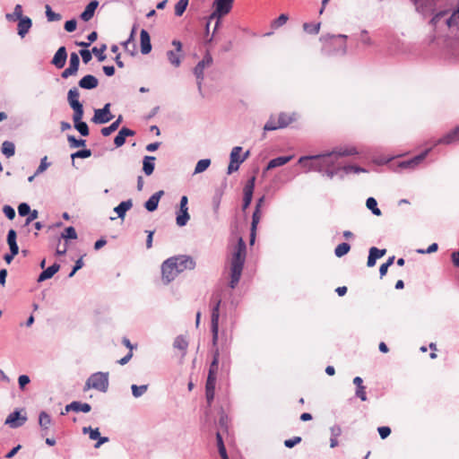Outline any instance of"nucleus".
<instances>
[{
    "mask_svg": "<svg viewBox=\"0 0 459 459\" xmlns=\"http://www.w3.org/2000/svg\"><path fill=\"white\" fill-rule=\"evenodd\" d=\"M66 58H67L66 48H65V47L62 46L57 49V51L54 55L51 63L56 68L61 69L65 66Z\"/></svg>",
    "mask_w": 459,
    "mask_h": 459,
    "instance_id": "nucleus-16",
    "label": "nucleus"
},
{
    "mask_svg": "<svg viewBox=\"0 0 459 459\" xmlns=\"http://www.w3.org/2000/svg\"><path fill=\"white\" fill-rule=\"evenodd\" d=\"M155 157L145 156L143 160V170L146 176H150L153 173L155 168Z\"/></svg>",
    "mask_w": 459,
    "mask_h": 459,
    "instance_id": "nucleus-33",
    "label": "nucleus"
},
{
    "mask_svg": "<svg viewBox=\"0 0 459 459\" xmlns=\"http://www.w3.org/2000/svg\"><path fill=\"white\" fill-rule=\"evenodd\" d=\"M255 177L253 176L250 178H248V180L247 181V183L244 186V189H243L244 196H243V204H242L243 210H246L250 205V204L252 202L254 189H255Z\"/></svg>",
    "mask_w": 459,
    "mask_h": 459,
    "instance_id": "nucleus-14",
    "label": "nucleus"
},
{
    "mask_svg": "<svg viewBox=\"0 0 459 459\" xmlns=\"http://www.w3.org/2000/svg\"><path fill=\"white\" fill-rule=\"evenodd\" d=\"M195 267V260L188 255H178L168 258L161 264L162 280L169 283L182 272L193 270Z\"/></svg>",
    "mask_w": 459,
    "mask_h": 459,
    "instance_id": "nucleus-2",
    "label": "nucleus"
},
{
    "mask_svg": "<svg viewBox=\"0 0 459 459\" xmlns=\"http://www.w3.org/2000/svg\"><path fill=\"white\" fill-rule=\"evenodd\" d=\"M295 118L286 113H281L278 117V126L280 128L287 127Z\"/></svg>",
    "mask_w": 459,
    "mask_h": 459,
    "instance_id": "nucleus-38",
    "label": "nucleus"
},
{
    "mask_svg": "<svg viewBox=\"0 0 459 459\" xmlns=\"http://www.w3.org/2000/svg\"><path fill=\"white\" fill-rule=\"evenodd\" d=\"M106 49H107L106 44L100 45V48L93 47L91 49V55L93 54L98 58V61L103 62L107 57L106 55L104 54Z\"/></svg>",
    "mask_w": 459,
    "mask_h": 459,
    "instance_id": "nucleus-41",
    "label": "nucleus"
},
{
    "mask_svg": "<svg viewBox=\"0 0 459 459\" xmlns=\"http://www.w3.org/2000/svg\"><path fill=\"white\" fill-rule=\"evenodd\" d=\"M351 249L350 244L343 242L339 244L334 249V255L337 257H342L346 255Z\"/></svg>",
    "mask_w": 459,
    "mask_h": 459,
    "instance_id": "nucleus-44",
    "label": "nucleus"
},
{
    "mask_svg": "<svg viewBox=\"0 0 459 459\" xmlns=\"http://www.w3.org/2000/svg\"><path fill=\"white\" fill-rule=\"evenodd\" d=\"M233 0H215L213 6L214 12L212 13L211 18H220L228 14L232 9Z\"/></svg>",
    "mask_w": 459,
    "mask_h": 459,
    "instance_id": "nucleus-12",
    "label": "nucleus"
},
{
    "mask_svg": "<svg viewBox=\"0 0 459 459\" xmlns=\"http://www.w3.org/2000/svg\"><path fill=\"white\" fill-rule=\"evenodd\" d=\"M91 410V404L87 403H82L79 401H74L71 403L66 405V412L74 411V412H90Z\"/></svg>",
    "mask_w": 459,
    "mask_h": 459,
    "instance_id": "nucleus-19",
    "label": "nucleus"
},
{
    "mask_svg": "<svg viewBox=\"0 0 459 459\" xmlns=\"http://www.w3.org/2000/svg\"><path fill=\"white\" fill-rule=\"evenodd\" d=\"M133 206V201L128 199L121 202L117 206L114 208V212L117 214V218L123 220L127 211Z\"/></svg>",
    "mask_w": 459,
    "mask_h": 459,
    "instance_id": "nucleus-28",
    "label": "nucleus"
},
{
    "mask_svg": "<svg viewBox=\"0 0 459 459\" xmlns=\"http://www.w3.org/2000/svg\"><path fill=\"white\" fill-rule=\"evenodd\" d=\"M190 220L188 213V208H179L177 212L176 222L178 227H184L187 224Z\"/></svg>",
    "mask_w": 459,
    "mask_h": 459,
    "instance_id": "nucleus-32",
    "label": "nucleus"
},
{
    "mask_svg": "<svg viewBox=\"0 0 459 459\" xmlns=\"http://www.w3.org/2000/svg\"><path fill=\"white\" fill-rule=\"evenodd\" d=\"M31 25H32V22H31L30 18L25 16V17L20 19L19 23H18V34L22 38H23L28 33L30 29L31 28Z\"/></svg>",
    "mask_w": 459,
    "mask_h": 459,
    "instance_id": "nucleus-31",
    "label": "nucleus"
},
{
    "mask_svg": "<svg viewBox=\"0 0 459 459\" xmlns=\"http://www.w3.org/2000/svg\"><path fill=\"white\" fill-rule=\"evenodd\" d=\"M292 158H293L292 155H289V156H279L277 158L272 159L267 163V166L264 170L267 171V170L273 169L274 168L283 166L286 163H288L290 160H291Z\"/></svg>",
    "mask_w": 459,
    "mask_h": 459,
    "instance_id": "nucleus-27",
    "label": "nucleus"
},
{
    "mask_svg": "<svg viewBox=\"0 0 459 459\" xmlns=\"http://www.w3.org/2000/svg\"><path fill=\"white\" fill-rule=\"evenodd\" d=\"M301 442L300 437H293L292 438L286 439L284 441V446L288 448H292L296 445L299 444Z\"/></svg>",
    "mask_w": 459,
    "mask_h": 459,
    "instance_id": "nucleus-62",
    "label": "nucleus"
},
{
    "mask_svg": "<svg viewBox=\"0 0 459 459\" xmlns=\"http://www.w3.org/2000/svg\"><path fill=\"white\" fill-rule=\"evenodd\" d=\"M366 206L374 215L380 216L381 211L377 207V202L374 197H368L366 201Z\"/></svg>",
    "mask_w": 459,
    "mask_h": 459,
    "instance_id": "nucleus-39",
    "label": "nucleus"
},
{
    "mask_svg": "<svg viewBox=\"0 0 459 459\" xmlns=\"http://www.w3.org/2000/svg\"><path fill=\"white\" fill-rule=\"evenodd\" d=\"M91 156V151L90 149L79 150L71 154V158L74 160L76 158L87 159Z\"/></svg>",
    "mask_w": 459,
    "mask_h": 459,
    "instance_id": "nucleus-55",
    "label": "nucleus"
},
{
    "mask_svg": "<svg viewBox=\"0 0 459 459\" xmlns=\"http://www.w3.org/2000/svg\"><path fill=\"white\" fill-rule=\"evenodd\" d=\"M99 84L98 79L91 74L83 76L78 82V85L82 89L92 90L95 89Z\"/></svg>",
    "mask_w": 459,
    "mask_h": 459,
    "instance_id": "nucleus-24",
    "label": "nucleus"
},
{
    "mask_svg": "<svg viewBox=\"0 0 459 459\" xmlns=\"http://www.w3.org/2000/svg\"><path fill=\"white\" fill-rule=\"evenodd\" d=\"M278 123L275 122L274 118L271 117L264 126V131H274L279 129Z\"/></svg>",
    "mask_w": 459,
    "mask_h": 459,
    "instance_id": "nucleus-57",
    "label": "nucleus"
},
{
    "mask_svg": "<svg viewBox=\"0 0 459 459\" xmlns=\"http://www.w3.org/2000/svg\"><path fill=\"white\" fill-rule=\"evenodd\" d=\"M74 128L81 134L82 136H87L90 134L89 126L86 122L80 121L74 123Z\"/></svg>",
    "mask_w": 459,
    "mask_h": 459,
    "instance_id": "nucleus-49",
    "label": "nucleus"
},
{
    "mask_svg": "<svg viewBox=\"0 0 459 459\" xmlns=\"http://www.w3.org/2000/svg\"><path fill=\"white\" fill-rule=\"evenodd\" d=\"M221 298L220 293H213L211 297L210 305L212 307L211 313V331L212 333V344L216 345L219 335V319H220V307Z\"/></svg>",
    "mask_w": 459,
    "mask_h": 459,
    "instance_id": "nucleus-4",
    "label": "nucleus"
},
{
    "mask_svg": "<svg viewBox=\"0 0 459 459\" xmlns=\"http://www.w3.org/2000/svg\"><path fill=\"white\" fill-rule=\"evenodd\" d=\"M242 151V147L236 146L231 150L230 152V161L228 166V171L227 173L230 175L235 171H237L239 169L240 164L247 159L249 152H247L243 158L239 157V153Z\"/></svg>",
    "mask_w": 459,
    "mask_h": 459,
    "instance_id": "nucleus-9",
    "label": "nucleus"
},
{
    "mask_svg": "<svg viewBox=\"0 0 459 459\" xmlns=\"http://www.w3.org/2000/svg\"><path fill=\"white\" fill-rule=\"evenodd\" d=\"M459 142V126L446 134L443 137L439 138L436 144H452Z\"/></svg>",
    "mask_w": 459,
    "mask_h": 459,
    "instance_id": "nucleus-17",
    "label": "nucleus"
},
{
    "mask_svg": "<svg viewBox=\"0 0 459 459\" xmlns=\"http://www.w3.org/2000/svg\"><path fill=\"white\" fill-rule=\"evenodd\" d=\"M79 53L84 64H88L92 58L91 51L88 49H81Z\"/></svg>",
    "mask_w": 459,
    "mask_h": 459,
    "instance_id": "nucleus-64",
    "label": "nucleus"
},
{
    "mask_svg": "<svg viewBox=\"0 0 459 459\" xmlns=\"http://www.w3.org/2000/svg\"><path fill=\"white\" fill-rule=\"evenodd\" d=\"M1 151L6 158L13 157L15 153V145L13 142L4 141L2 143Z\"/></svg>",
    "mask_w": 459,
    "mask_h": 459,
    "instance_id": "nucleus-36",
    "label": "nucleus"
},
{
    "mask_svg": "<svg viewBox=\"0 0 459 459\" xmlns=\"http://www.w3.org/2000/svg\"><path fill=\"white\" fill-rule=\"evenodd\" d=\"M71 108L74 110V114H73L74 123L82 121V119L84 115L83 106L82 105V106H78V107H74V108Z\"/></svg>",
    "mask_w": 459,
    "mask_h": 459,
    "instance_id": "nucleus-53",
    "label": "nucleus"
},
{
    "mask_svg": "<svg viewBox=\"0 0 459 459\" xmlns=\"http://www.w3.org/2000/svg\"><path fill=\"white\" fill-rule=\"evenodd\" d=\"M360 172H366V169L361 167L356 166V165L342 166V173L341 174H343V176L351 174V173L358 174Z\"/></svg>",
    "mask_w": 459,
    "mask_h": 459,
    "instance_id": "nucleus-42",
    "label": "nucleus"
},
{
    "mask_svg": "<svg viewBox=\"0 0 459 459\" xmlns=\"http://www.w3.org/2000/svg\"><path fill=\"white\" fill-rule=\"evenodd\" d=\"M60 269V265L57 263H54L52 265L43 270L39 275L38 281L41 282L46 280L52 278Z\"/></svg>",
    "mask_w": 459,
    "mask_h": 459,
    "instance_id": "nucleus-26",
    "label": "nucleus"
},
{
    "mask_svg": "<svg viewBox=\"0 0 459 459\" xmlns=\"http://www.w3.org/2000/svg\"><path fill=\"white\" fill-rule=\"evenodd\" d=\"M99 6V1L92 0L85 7L84 11L80 14L81 20L83 22H89L95 13L96 9Z\"/></svg>",
    "mask_w": 459,
    "mask_h": 459,
    "instance_id": "nucleus-22",
    "label": "nucleus"
},
{
    "mask_svg": "<svg viewBox=\"0 0 459 459\" xmlns=\"http://www.w3.org/2000/svg\"><path fill=\"white\" fill-rule=\"evenodd\" d=\"M47 160H48L47 156L43 157L40 160V164L38 167V169L35 172V175H39V174L43 173L50 166V163L48 162Z\"/></svg>",
    "mask_w": 459,
    "mask_h": 459,
    "instance_id": "nucleus-58",
    "label": "nucleus"
},
{
    "mask_svg": "<svg viewBox=\"0 0 459 459\" xmlns=\"http://www.w3.org/2000/svg\"><path fill=\"white\" fill-rule=\"evenodd\" d=\"M167 58L169 64L174 67H179L182 61V55L180 52L169 50L167 51Z\"/></svg>",
    "mask_w": 459,
    "mask_h": 459,
    "instance_id": "nucleus-34",
    "label": "nucleus"
},
{
    "mask_svg": "<svg viewBox=\"0 0 459 459\" xmlns=\"http://www.w3.org/2000/svg\"><path fill=\"white\" fill-rule=\"evenodd\" d=\"M164 195L163 190H160L154 193L151 197L144 203V208L148 212H154L157 210L160 197Z\"/></svg>",
    "mask_w": 459,
    "mask_h": 459,
    "instance_id": "nucleus-20",
    "label": "nucleus"
},
{
    "mask_svg": "<svg viewBox=\"0 0 459 459\" xmlns=\"http://www.w3.org/2000/svg\"><path fill=\"white\" fill-rule=\"evenodd\" d=\"M140 40L142 54H149L152 50L151 38L148 31L144 29H143L140 32Z\"/></svg>",
    "mask_w": 459,
    "mask_h": 459,
    "instance_id": "nucleus-25",
    "label": "nucleus"
},
{
    "mask_svg": "<svg viewBox=\"0 0 459 459\" xmlns=\"http://www.w3.org/2000/svg\"><path fill=\"white\" fill-rule=\"evenodd\" d=\"M212 64V57L209 52H207L203 59L197 63V65L194 68V74L197 80V87L198 91L202 92V83L204 81V71L205 67L210 66Z\"/></svg>",
    "mask_w": 459,
    "mask_h": 459,
    "instance_id": "nucleus-8",
    "label": "nucleus"
},
{
    "mask_svg": "<svg viewBox=\"0 0 459 459\" xmlns=\"http://www.w3.org/2000/svg\"><path fill=\"white\" fill-rule=\"evenodd\" d=\"M76 26H77L76 20L71 19V20L65 22L64 28L67 32H73L76 30Z\"/></svg>",
    "mask_w": 459,
    "mask_h": 459,
    "instance_id": "nucleus-63",
    "label": "nucleus"
},
{
    "mask_svg": "<svg viewBox=\"0 0 459 459\" xmlns=\"http://www.w3.org/2000/svg\"><path fill=\"white\" fill-rule=\"evenodd\" d=\"M131 390L133 396L135 398H139L148 390V385H132Z\"/></svg>",
    "mask_w": 459,
    "mask_h": 459,
    "instance_id": "nucleus-46",
    "label": "nucleus"
},
{
    "mask_svg": "<svg viewBox=\"0 0 459 459\" xmlns=\"http://www.w3.org/2000/svg\"><path fill=\"white\" fill-rule=\"evenodd\" d=\"M289 20V16L286 13H281L277 19L273 20L271 23V27L274 30L283 26L287 21Z\"/></svg>",
    "mask_w": 459,
    "mask_h": 459,
    "instance_id": "nucleus-48",
    "label": "nucleus"
},
{
    "mask_svg": "<svg viewBox=\"0 0 459 459\" xmlns=\"http://www.w3.org/2000/svg\"><path fill=\"white\" fill-rule=\"evenodd\" d=\"M247 246L242 238H239L232 255L230 263V287L235 289L239 282L243 267L246 261Z\"/></svg>",
    "mask_w": 459,
    "mask_h": 459,
    "instance_id": "nucleus-3",
    "label": "nucleus"
},
{
    "mask_svg": "<svg viewBox=\"0 0 459 459\" xmlns=\"http://www.w3.org/2000/svg\"><path fill=\"white\" fill-rule=\"evenodd\" d=\"M385 253L386 249H378L376 247H370L368 251L367 265L368 267H373L376 264L377 260L384 256Z\"/></svg>",
    "mask_w": 459,
    "mask_h": 459,
    "instance_id": "nucleus-18",
    "label": "nucleus"
},
{
    "mask_svg": "<svg viewBox=\"0 0 459 459\" xmlns=\"http://www.w3.org/2000/svg\"><path fill=\"white\" fill-rule=\"evenodd\" d=\"M51 424L52 419L50 415L44 411H40L39 414V425L45 434H47Z\"/></svg>",
    "mask_w": 459,
    "mask_h": 459,
    "instance_id": "nucleus-30",
    "label": "nucleus"
},
{
    "mask_svg": "<svg viewBox=\"0 0 459 459\" xmlns=\"http://www.w3.org/2000/svg\"><path fill=\"white\" fill-rule=\"evenodd\" d=\"M320 22H305L303 29L307 33L316 35L320 30Z\"/></svg>",
    "mask_w": 459,
    "mask_h": 459,
    "instance_id": "nucleus-40",
    "label": "nucleus"
},
{
    "mask_svg": "<svg viewBox=\"0 0 459 459\" xmlns=\"http://www.w3.org/2000/svg\"><path fill=\"white\" fill-rule=\"evenodd\" d=\"M79 66H80L79 56L75 52L71 53L70 60H69V67L71 69L74 70V72H78Z\"/></svg>",
    "mask_w": 459,
    "mask_h": 459,
    "instance_id": "nucleus-52",
    "label": "nucleus"
},
{
    "mask_svg": "<svg viewBox=\"0 0 459 459\" xmlns=\"http://www.w3.org/2000/svg\"><path fill=\"white\" fill-rule=\"evenodd\" d=\"M135 132L134 130L127 127H122L114 139V144L116 147L123 146L126 143V138L127 136H133Z\"/></svg>",
    "mask_w": 459,
    "mask_h": 459,
    "instance_id": "nucleus-21",
    "label": "nucleus"
},
{
    "mask_svg": "<svg viewBox=\"0 0 459 459\" xmlns=\"http://www.w3.org/2000/svg\"><path fill=\"white\" fill-rule=\"evenodd\" d=\"M429 152L430 149H427L411 159L403 160L399 162L398 167L403 169H414L425 160Z\"/></svg>",
    "mask_w": 459,
    "mask_h": 459,
    "instance_id": "nucleus-13",
    "label": "nucleus"
},
{
    "mask_svg": "<svg viewBox=\"0 0 459 459\" xmlns=\"http://www.w3.org/2000/svg\"><path fill=\"white\" fill-rule=\"evenodd\" d=\"M448 13H449L448 10L438 11V12L435 13L433 14L432 18L429 20V24L433 29V34H432L431 39H430L431 41H434L436 39L435 32H436V30L437 29L438 22H440V20L442 18L446 16L448 14Z\"/></svg>",
    "mask_w": 459,
    "mask_h": 459,
    "instance_id": "nucleus-23",
    "label": "nucleus"
},
{
    "mask_svg": "<svg viewBox=\"0 0 459 459\" xmlns=\"http://www.w3.org/2000/svg\"><path fill=\"white\" fill-rule=\"evenodd\" d=\"M446 25L447 28L451 29L454 27H458L459 19L455 13H451L450 16L446 20Z\"/></svg>",
    "mask_w": 459,
    "mask_h": 459,
    "instance_id": "nucleus-56",
    "label": "nucleus"
},
{
    "mask_svg": "<svg viewBox=\"0 0 459 459\" xmlns=\"http://www.w3.org/2000/svg\"><path fill=\"white\" fill-rule=\"evenodd\" d=\"M46 16L48 22H57L62 18L61 14L55 13L48 4L46 5Z\"/></svg>",
    "mask_w": 459,
    "mask_h": 459,
    "instance_id": "nucleus-50",
    "label": "nucleus"
},
{
    "mask_svg": "<svg viewBox=\"0 0 459 459\" xmlns=\"http://www.w3.org/2000/svg\"><path fill=\"white\" fill-rule=\"evenodd\" d=\"M211 164L210 159H202L200 160L195 168V174H199L206 170Z\"/></svg>",
    "mask_w": 459,
    "mask_h": 459,
    "instance_id": "nucleus-45",
    "label": "nucleus"
},
{
    "mask_svg": "<svg viewBox=\"0 0 459 459\" xmlns=\"http://www.w3.org/2000/svg\"><path fill=\"white\" fill-rule=\"evenodd\" d=\"M28 420L24 409H15L5 419L4 424L12 429H18L23 426Z\"/></svg>",
    "mask_w": 459,
    "mask_h": 459,
    "instance_id": "nucleus-7",
    "label": "nucleus"
},
{
    "mask_svg": "<svg viewBox=\"0 0 459 459\" xmlns=\"http://www.w3.org/2000/svg\"><path fill=\"white\" fill-rule=\"evenodd\" d=\"M122 121H123V117L121 115H119L118 117L114 122H112L108 126L101 128V130H100L101 134L103 136L110 135L113 132H115L118 128V126H120Z\"/></svg>",
    "mask_w": 459,
    "mask_h": 459,
    "instance_id": "nucleus-35",
    "label": "nucleus"
},
{
    "mask_svg": "<svg viewBox=\"0 0 459 459\" xmlns=\"http://www.w3.org/2000/svg\"><path fill=\"white\" fill-rule=\"evenodd\" d=\"M67 141L71 148L83 147L86 144V140L77 139L74 135H67Z\"/></svg>",
    "mask_w": 459,
    "mask_h": 459,
    "instance_id": "nucleus-47",
    "label": "nucleus"
},
{
    "mask_svg": "<svg viewBox=\"0 0 459 459\" xmlns=\"http://www.w3.org/2000/svg\"><path fill=\"white\" fill-rule=\"evenodd\" d=\"M189 0H178L175 4V15L180 17L187 8Z\"/></svg>",
    "mask_w": 459,
    "mask_h": 459,
    "instance_id": "nucleus-43",
    "label": "nucleus"
},
{
    "mask_svg": "<svg viewBox=\"0 0 459 459\" xmlns=\"http://www.w3.org/2000/svg\"><path fill=\"white\" fill-rule=\"evenodd\" d=\"M215 385H216V377L213 376V373L212 372V374H208V376H207L205 390L215 389Z\"/></svg>",
    "mask_w": 459,
    "mask_h": 459,
    "instance_id": "nucleus-59",
    "label": "nucleus"
},
{
    "mask_svg": "<svg viewBox=\"0 0 459 459\" xmlns=\"http://www.w3.org/2000/svg\"><path fill=\"white\" fill-rule=\"evenodd\" d=\"M30 212V207L26 203H22L18 206V213L20 216H27Z\"/></svg>",
    "mask_w": 459,
    "mask_h": 459,
    "instance_id": "nucleus-60",
    "label": "nucleus"
},
{
    "mask_svg": "<svg viewBox=\"0 0 459 459\" xmlns=\"http://www.w3.org/2000/svg\"><path fill=\"white\" fill-rule=\"evenodd\" d=\"M61 237L65 239H76L77 233L74 227L69 226V227L65 228V230L62 233Z\"/></svg>",
    "mask_w": 459,
    "mask_h": 459,
    "instance_id": "nucleus-54",
    "label": "nucleus"
},
{
    "mask_svg": "<svg viewBox=\"0 0 459 459\" xmlns=\"http://www.w3.org/2000/svg\"><path fill=\"white\" fill-rule=\"evenodd\" d=\"M347 36L344 34H339L337 36H329V41L324 45L323 51L326 55H341L343 56L347 52V47L344 41L338 43V39L345 40Z\"/></svg>",
    "mask_w": 459,
    "mask_h": 459,
    "instance_id": "nucleus-6",
    "label": "nucleus"
},
{
    "mask_svg": "<svg viewBox=\"0 0 459 459\" xmlns=\"http://www.w3.org/2000/svg\"><path fill=\"white\" fill-rule=\"evenodd\" d=\"M110 103H106L102 108L94 110V116L91 121L95 124H106L113 118L110 112Z\"/></svg>",
    "mask_w": 459,
    "mask_h": 459,
    "instance_id": "nucleus-11",
    "label": "nucleus"
},
{
    "mask_svg": "<svg viewBox=\"0 0 459 459\" xmlns=\"http://www.w3.org/2000/svg\"><path fill=\"white\" fill-rule=\"evenodd\" d=\"M83 434H89V438L91 440H97V443L94 445L95 448H99L104 443L108 442V437H101L100 429L98 428L92 429L91 426L82 428Z\"/></svg>",
    "mask_w": 459,
    "mask_h": 459,
    "instance_id": "nucleus-15",
    "label": "nucleus"
},
{
    "mask_svg": "<svg viewBox=\"0 0 459 459\" xmlns=\"http://www.w3.org/2000/svg\"><path fill=\"white\" fill-rule=\"evenodd\" d=\"M264 195L261 196L257 202H256V204H255V211L253 212V215H252V222H251V232H250V242L251 244L254 243L255 241V231H256V228H257V224L259 223L260 220H261V212H260V210H261V207L264 202Z\"/></svg>",
    "mask_w": 459,
    "mask_h": 459,
    "instance_id": "nucleus-10",
    "label": "nucleus"
},
{
    "mask_svg": "<svg viewBox=\"0 0 459 459\" xmlns=\"http://www.w3.org/2000/svg\"><path fill=\"white\" fill-rule=\"evenodd\" d=\"M219 350L217 349L215 351H214V354H213V359H212V361L210 365V368H209V372L208 374H212V372L213 373V376H217V370H218V364H219Z\"/></svg>",
    "mask_w": 459,
    "mask_h": 459,
    "instance_id": "nucleus-51",
    "label": "nucleus"
},
{
    "mask_svg": "<svg viewBox=\"0 0 459 459\" xmlns=\"http://www.w3.org/2000/svg\"><path fill=\"white\" fill-rule=\"evenodd\" d=\"M358 153L355 148H340L332 152L316 155L301 156L299 163L302 164L308 171H316L332 179L335 176L343 178L342 173V162L340 160L345 156Z\"/></svg>",
    "mask_w": 459,
    "mask_h": 459,
    "instance_id": "nucleus-1",
    "label": "nucleus"
},
{
    "mask_svg": "<svg viewBox=\"0 0 459 459\" xmlns=\"http://www.w3.org/2000/svg\"><path fill=\"white\" fill-rule=\"evenodd\" d=\"M13 16H15L19 20L24 17V16H22V8L21 4L15 5L13 14H10V13L6 14V18L8 20H10Z\"/></svg>",
    "mask_w": 459,
    "mask_h": 459,
    "instance_id": "nucleus-61",
    "label": "nucleus"
},
{
    "mask_svg": "<svg viewBox=\"0 0 459 459\" xmlns=\"http://www.w3.org/2000/svg\"><path fill=\"white\" fill-rule=\"evenodd\" d=\"M173 347L175 349L182 351L185 354L188 347V342L184 336L178 335L174 340Z\"/></svg>",
    "mask_w": 459,
    "mask_h": 459,
    "instance_id": "nucleus-37",
    "label": "nucleus"
},
{
    "mask_svg": "<svg viewBox=\"0 0 459 459\" xmlns=\"http://www.w3.org/2000/svg\"><path fill=\"white\" fill-rule=\"evenodd\" d=\"M80 92L76 87L71 88L67 92V101L71 108L82 106V103L79 100Z\"/></svg>",
    "mask_w": 459,
    "mask_h": 459,
    "instance_id": "nucleus-29",
    "label": "nucleus"
},
{
    "mask_svg": "<svg viewBox=\"0 0 459 459\" xmlns=\"http://www.w3.org/2000/svg\"><path fill=\"white\" fill-rule=\"evenodd\" d=\"M95 389L101 393H106L108 389V373L96 372L91 374L85 382L83 391Z\"/></svg>",
    "mask_w": 459,
    "mask_h": 459,
    "instance_id": "nucleus-5",
    "label": "nucleus"
}]
</instances>
